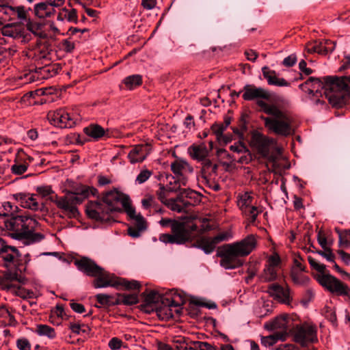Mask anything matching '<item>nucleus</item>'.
I'll list each match as a JSON object with an SVG mask.
<instances>
[{
	"label": "nucleus",
	"mask_w": 350,
	"mask_h": 350,
	"mask_svg": "<svg viewBox=\"0 0 350 350\" xmlns=\"http://www.w3.org/2000/svg\"><path fill=\"white\" fill-rule=\"evenodd\" d=\"M252 160V155L250 150L247 148L242 153H241L239 158L235 155L234 166L237 163L248 164Z\"/></svg>",
	"instance_id": "49"
},
{
	"label": "nucleus",
	"mask_w": 350,
	"mask_h": 350,
	"mask_svg": "<svg viewBox=\"0 0 350 350\" xmlns=\"http://www.w3.org/2000/svg\"><path fill=\"white\" fill-rule=\"evenodd\" d=\"M0 208H3L0 211L1 215L10 217L5 221V226L9 230L13 231L14 238L23 241L27 245L43 239L41 234L33 232V229L38 225L36 220L26 215H16L18 209L17 206L12 205L10 202H4Z\"/></svg>",
	"instance_id": "2"
},
{
	"label": "nucleus",
	"mask_w": 350,
	"mask_h": 350,
	"mask_svg": "<svg viewBox=\"0 0 350 350\" xmlns=\"http://www.w3.org/2000/svg\"><path fill=\"white\" fill-rule=\"evenodd\" d=\"M17 347L21 350H30L31 345L26 338H21L17 340Z\"/></svg>",
	"instance_id": "64"
},
{
	"label": "nucleus",
	"mask_w": 350,
	"mask_h": 350,
	"mask_svg": "<svg viewBox=\"0 0 350 350\" xmlns=\"http://www.w3.org/2000/svg\"><path fill=\"white\" fill-rule=\"evenodd\" d=\"M98 193L96 189L86 186H81L74 191H68L63 197L57 195L50 196L49 199L54 202L57 206L66 213L69 217H75L79 214L77 205L82 203L90 194L95 196Z\"/></svg>",
	"instance_id": "4"
},
{
	"label": "nucleus",
	"mask_w": 350,
	"mask_h": 350,
	"mask_svg": "<svg viewBox=\"0 0 350 350\" xmlns=\"http://www.w3.org/2000/svg\"><path fill=\"white\" fill-rule=\"evenodd\" d=\"M27 31L40 38H46L47 35L43 30L44 25L31 18L27 21L25 24Z\"/></svg>",
	"instance_id": "29"
},
{
	"label": "nucleus",
	"mask_w": 350,
	"mask_h": 350,
	"mask_svg": "<svg viewBox=\"0 0 350 350\" xmlns=\"http://www.w3.org/2000/svg\"><path fill=\"white\" fill-rule=\"evenodd\" d=\"M263 77L267 80L268 84L278 87L288 86L289 83L283 78H280L276 75L274 70H270L267 66L262 68Z\"/></svg>",
	"instance_id": "27"
},
{
	"label": "nucleus",
	"mask_w": 350,
	"mask_h": 350,
	"mask_svg": "<svg viewBox=\"0 0 350 350\" xmlns=\"http://www.w3.org/2000/svg\"><path fill=\"white\" fill-rule=\"evenodd\" d=\"M334 50V47H327L326 46H323V43L321 42L319 44H315L308 49V52L310 53H327L328 52H332Z\"/></svg>",
	"instance_id": "51"
},
{
	"label": "nucleus",
	"mask_w": 350,
	"mask_h": 350,
	"mask_svg": "<svg viewBox=\"0 0 350 350\" xmlns=\"http://www.w3.org/2000/svg\"><path fill=\"white\" fill-rule=\"evenodd\" d=\"M280 264V256L275 254L271 256L267 260L260 278L262 282H271L276 280L278 277V269Z\"/></svg>",
	"instance_id": "16"
},
{
	"label": "nucleus",
	"mask_w": 350,
	"mask_h": 350,
	"mask_svg": "<svg viewBox=\"0 0 350 350\" xmlns=\"http://www.w3.org/2000/svg\"><path fill=\"white\" fill-rule=\"evenodd\" d=\"M257 245L256 237L250 234L239 241L224 245L219 252L220 265L226 269L241 267L243 260L240 258L248 256Z\"/></svg>",
	"instance_id": "3"
},
{
	"label": "nucleus",
	"mask_w": 350,
	"mask_h": 350,
	"mask_svg": "<svg viewBox=\"0 0 350 350\" xmlns=\"http://www.w3.org/2000/svg\"><path fill=\"white\" fill-rule=\"evenodd\" d=\"M250 145L254 148L258 154L269 161L275 162L276 155L273 153L274 150L278 154H281V148L277 146L276 141L261 133L254 131L251 135Z\"/></svg>",
	"instance_id": "5"
},
{
	"label": "nucleus",
	"mask_w": 350,
	"mask_h": 350,
	"mask_svg": "<svg viewBox=\"0 0 350 350\" xmlns=\"http://www.w3.org/2000/svg\"><path fill=\"white\" fill-rule=\"evenodd\" d=\"M102 200L111 213L126 211L131 205L129 197L116 189L106 192Z\"/></svg>",
	"instance_id": "8"
},
{
	"label": "nucleus",
	"mask_w": 350,
	"mask_h": 350,
	"mask_svg": "<svg viewBox=\"0 0 350 350\" xmlns=\"http://www.w3.org/2000/svg\"><path fill=\"white\" fill-rule=\"evenodd\" d=\"M257 105L261 108V109L267 114L271 115L272 118H277L282 114L284 113L280 110L275 105H269L263 100H258Z\"/></svg>",
	"instance_id": "35"
},
{
	"label": "nucleus",
	"mask_w": 350,
	"mask_h": 350,
	"mask_svg": "<svg viewBox=\"0 0 350 350\" xmlns=\"http://www.w3.org/2000/svg\"><path fill=\"white\" fill-rule=\"evenodd\" d=\"M24 157H26L29 162L32 161L31 157H27L23 151H19L16 156L15 163L12 166V173L21 175L27 170L29 163Z\"/></svg>",
	"instance_id": "25"
},
{
	"label": "nucleus",
	"mask_w": 350,
	"mask_h": 350,
	"mask_svg": "<svg viewBox=\"0 0 350 350\" xmlns=\"http://www.w3.org/2000/svg\"><path fill=\"white\" fill-rule=\"evenodd\" d=\"M261 212L262 210L255 206H251L242 211V213L247 217L250 223H254L258 214Z\"/></svg>",
	"instance_id": "45"
},
{
	"label": "nucleus",
	"mask_w": 350,
	"mask_h": 350,
	"mask_svg": "<svg viewBox=\"0 0 350 350\" xmlns=\"http://www.w3.org/2000/svg\"><path fill=\"white\" fill-rule=\"evenodd\" d=\"M167 205L172 211L181 213L184 211V206L176 202L174 198L169 199L166 203Z\"/></svg>",
	"instance_id": "54"
},
{
	"label": "nucleus",
	"mask_w": 350,
	"mask_h": 350,
	"mask_svg": "<svg viewBox=\"0 0 350 350\" xmlns=\"http://www.w3.org/2000/svg\"><path fill=\"white\" fill-rule=\"evenodd\" d=\"M3 260V266L10 271L13 278L22 282L23 278L18 274V271L22 272V259L18 250L14 247L6 245L0 256Z\"/></svg>",
	"instance_id": "7"
},
{
	"label": "nucleus",
	"mask_w": 350,
	"mask_h": 350,
	"mask_svg": "<svg viewBox=\"0 0 350 350\" xmlns=\"http://www.w3.org/2000/svg\"><path fill=\"white\" fill-rule=\"evenodd\" d=\"M47 118L51 124L60 128H72L78 120L77 117L73 116L64 109L50 111Z\"/></svg>",
	"instance_id": "11"
},
{
	"label": "nucleus",
	"mask_w": 350,
	"mask_h": 350,
	"mask_svg": "<svg viewBox=\"0 0 350 350\" xmlns=\"http://www.w3.org/2000/svg\"><path fill=\"white\" fill-rule=\"evenodd\" d=\"M172 172L177 178L178 185L186 186L188 182V176L193 172V167L185 159H176L170 165Z\"/></svg>",
	"instance_id": "13"
},
{
	"label": "nucleus",
	"mask_w": 350,
	"mask_h": 350,
	"mask_svg": "<svg viewBox=\"0 0 350 350\" xmlns=\"http://www.w3.org/2000/svg\"><path fill=\"white\" fill-rule=\"evenodd\" d=\"M291 277L293 282L299 285H306L310 281V278L308 276L304 275L302 273L297 272L296 271H292Z\"/></svg>",
	"instance_id": "50"
},
{
	"label": "nucleus",
	"mask_w": 350,
	"mask_h": 350,
	"mask_svg": "<svg viewBox=\"0 0 350 350\" xmlns=\"http://www.w3.org/2000/svg\"><path fill=\"white\" fill-rule=\"evenodd\" d=\"M339 236L338 244L340 247H348L350 246V230L340 232L336 229Z\"/></svg>",
	"instance_id": "48"
},
{
	"label": "nucleus",
	"mask_w": 350,
	"mask_h": 350,
	"mask_svg": "<svg viewBox=\"0 0 350 350\" xmlns=\"http://www.w3.org/2000/svg\"><path fill=\"white\" fill-rule=\"evenodd\" d=\"M232 238V234L230 231H224L219 233L217 235L213 237L215 243L219 244V243L225 241H228Z\"/></svg>",
	"instance_id": "55"
},
{
	"label": "nucleus",
	"mask_w": 350,
	"mask_h": 350,
	"mask_svg": "<svg viewBox=\"0 0 350 350\" xmlns=\"http://www.w3.org/2000/svg\"><path fill=\"white\" fill-rule=\"evenodd\" d=\"M295 342L302 346H306L310 342L317 340L316 327L308 323L297 327L294 334Z\"/></svg>",
	"instance_id": "15"
},
{
	"label": "nucleus",
	"mask_w": 350,
	"mask_h": 350,
	"mask_svg": "<svg viewBox=\"0 0 350 350\" xmlns=\"http://www.w3.org/2000/svg\"><path fill=\"white\" fill-rule=\"evenodd\" d=\"M133 220V224L128 228V234L133 238L139 237L142 232L146 229V222L141 214H137L135 208L131 205L125 211Z\"/></svg>",
	"instance_id": "14"
},
{
	"label": "nucleus",
	"mask_w": 350,
	"mask_h": 350,
	"mask_svg": "<svg viewBox=\"0 0 350 350\" xmlns=\"http://www.w3.org/2000/svg\"><path fill=\"white\" fill-rule=\"evenodd\" d=\"M144 299L149 304L156 303L159 300L158 293L155 291H150L146 295L144 294Z\"/></svg>",
	"instance_id": "60"
},
{
	"label": "nucleus",
	"mask_w": 350,
	"mask_h": 350,
	"mask_svg": "<svg viewBox=\"0 0 350 350\" xmlns=\"http://www.w3.org/2000/svg\"><path fill=\"white\" fill-rule=\"evenodd\" d=\"M262 120L265 126L277 135L286 137L293 132L291 119L285 113L277 118H262Z\"/></svg>",
	"instance_id": "9"
},
{
	"label": "nucleus",
	"mask_w": 350,
	"mask_h": 350,
	"mask_svg": "<svg viewBox=\"0 0 350 350\" xmlns=\"http://www.w3.org/2000/svg\"><path fill=\"white\" fill-rule=\"evenodd\" d=\"M230 150L232 152V154H241L243 151L247 149L246 146L241 142H238L234 143V144L230 146Z\"/></svg>",
	"instance_id": "56"
},
{
	"label": "nucleus",
	"mask_w": 350,
	"mask_h": 350,
	"mask_svg": "<svg viewBox=\"0 0 350 350\" xmlns=\"http://www.w3.org/2000/svg\"><path fill=\"white\" fill-rule=\"evenodd\" d=\"M317 280L329 291L338 295H347L350 291L347 284L329 274H319Z\"/></svg>",
	"instance_id": "10"
},
{
	"label": "nucleus",
	"mask_w": 350,
	"mask_h": 350,
	"mask_svg": "<svg viewBox=\"0 0 350 350\" xmlns=\"http://www.w3.org/2000/svg\"><path fill=\"white\" fill-rule=\"evenodd\" d=\"M310 77L299 88L309 94H323L334 106H340L348 101L350 96V75L342 77H326L323 79Z\"/></svg>",
	"instance_id": "1"
},
{
	"label": "nucleus",
	"mask_w": 350,
	"mask_h": 350,
	"mask_svg": "<svg viewBox=\"0 0 350 350\" xmlns=\"http://www.w3.org/2000/svg\"><path fill=\"white\" fill-rule=\"evenodd\" d=\"M178 189H180V185H178L176 181H174V185H172V183H170V184L166 186L160 184L159 189L157 191V194L161 202L165 204L169 200L167 197L170 193L172 192H177Z\"/></svg>",
	"instance_id": "30"
},
{
	"label": "nucleus",
	"mask_w": 350,
	"mask_h": 350,
	"mask_svg": "<svg viewBox=\"0 0 350 350\" xmlns=\"http://www.w3.org/2000/svg\"><path fill=\"white\" fill-rule=\"evenodd\" d=\"M308 260L310 266L319 271L320 274H324L325 270V265L319 263L314 258L311 256L308 257Z\"/></svg>",
	"instance_id": "57"
},
{
	"label": "nucleus",
	"mask_w": 350,
	"mask_h": 350,
	"mask_svg": "<svg viewBox=\"0 0 350 350\" xmlns=\"http://www.w3.org/2000/svg\"><path fill=\"white\" fill-rule=\"evenodd\" d=\"M292 319L288 314H283L276 317L270 323L269 327L271 329H279L281 332L280 334H286L290 329Z\"/></svg>",
	"instance_id": "24"
},
{
	"label": "nucleus",
	"mask_w": 350,
	"mask_h": 350,
	"mask_svg": "<svg viewBox=\"0 0 350 350\" xmlns=\"http://www.w3.org/2000/svg\"><path fill=\"white\" fill-rule=\"evenodd\" d=\"M119 301L125 305H133L138 303V296L135 293H123L119 295Z\"/></svg>",
	"instance_id": "47"
},
{
	"label": "nucleus",
	"mask_w": 350,
	"mask_h": 350,
	"mask_svg": "<svg viewBox=\"0 0 350 350\" xmlns=\"http://www.w3.org/2000/svg\"><path fill=\"white\" fill-rule=\"evenodd\" d=\"M217 155L221 159H226V161L224 162V165L234 166L235 154H229L226 150L220 148L217 150Z\"/></svg>",
	"instance_id": "38"
},
{
	"label": "nucleus",
	"mask_w": 350,
	"mask_h": 350,
	"mask_svg": "<svg viewBox=\"0 0 350 350\" xmlns=\"http://www.w3.org/2000/svg\"><path fill=\"white\" fill-rule=\"evenodd\" d=\"M119 286H124L126 289H138L140 287V284L137 281H127L126 280L119 279Z\"/></svg>",
	"instance_id": "58"
},
{
	"label": "nucleus",
	"mask_w": 350,
	"mask_h": 350,
	"mask_svg": "<svg viewBox=\"0 0 350 350\" xmlns=\"http://www.w3.org/2000/svg\"><path fill=\"white\" fill-rule=\"evenodd\" d=\"M196 224H185L183 222L174 221L172 225V234H162L159 240L165 243L184 244L191 240L192 232L196 231Z\"/></svg>",
	"instance_id": "6"
},
{
	"label": "nucleus",
	"mask_w": 350,
	"mask_h": 350,
	"mask_svg": "<svg viewBox=\"0 0 350 350\" xmlns=\"http://www.w3.org/2000/svg\"><path fill=\"white\" fill-rule=\"evenodd\" d=\"M187 153L194 160L201 161L208 154V150L204 144H193L187 148Z\"/></svg>",
	"instance_id": "26"
},
{
	"label": "nucleus",
	"mask_w": 350,
	"mask_h": 350,
	"mask_svg": "<svg viewBox=\"0 0 350 350\" xmlns=\"http://www.w3.org/2000/svg\"><path fill=\"white\" fill-rule=\"evenodd\" d=\"M151 151V148L148 144L134 146L128 154V159L131 163H141L144 161Z\"/></svg>",
	"instance_id": "18"
},
{
	"label": "nucleus",
	"mask_w": 350,
	"mask_h": 350,
	"mask_svg": "<svg viewBox=\"0 0 350 350\" xmlns=\"http://www.w3.org/2000/svg\"><path fill=\"white\" fill-rule=\"evenodd\" d=\"M29 8L24 5H16L14 8L12 21H16L19 24L24 25L27 21H29L30 16Z\"/></svg>",
	"instance_id": "31"
},
{
	"label": "nucleus",
	"mask_w": 350,
	"mask_h": 350,
	"mask_svg": "<svg viewBox=\"0 0 350 350\" xmlns=\"http://www.w3.org/2000/svg\"><path fill=\"white\" fill-rule=\"evenodd\" d=\"M211 176H212L208 174L202 175V182L206 184V186H208L209 188L212 189L214 191L219 190V185L213 180H212Z\"/></svg>",
	"instance_id": "52"
},
{
	"label": "nucleus",
	"mask_w": 350,
	"mask_h": 350,
	"mask_svg": "<svg viewBox=\"0 0 350 350\" xmlns=\"http://www.w3.org/2000/svg\"><path fill=\"white\" fill-rule=\"evenodd\" d=\"M94 278L96 279L93 282V286L96 288L108 286L118 287L120 284L119 278L105 271L102 267H100V271H98V275Z\"/></svg>",
	"instance_id": "17"
},
{
	"label": "nucleus",
	"mask_w": 350,
	"mask_h": 350,
	"mask_svg": "<svg viewBox=\"0 0 350 350\" xmlns=\"http://www.w3.org/2000/svg\"><path fill=\"white\" fill-rule=\"evenodd\" d=\"M252 196L251 193L245 192L238 196L237 205L241 211L252 206Z\"/></svg>",
	"instance_id": "37"
},
{
	"label": "nucleus",
	"mask_w": 350,
	"mask_h": 350,
	"mask_svg": "<svg viewBox=\"0 0 350 350\" xmlns=\"http://www.w3.org/2000/svg\"><path fill=\"white\" fill-rule=\"evenodd\" d=\"M202 175H215L217 170V165L213 163L209 159L202 160Z\"/></svg>",
	"instance_id": "41"
},
{
	"label": "nucleus",
	"mask_w": 350,
	"mask_h": 350,
	"mask_svg": "<svg viewBox=\"0 0 350 350\" xmlns=\"http://www.w3.org/2000/svg\"><path fill=\"white\" fill-rule=\"evenodd\" d=\"M33 13L39 19H46L53 17L56 10L46 1H41L33 5Z\"/></svg>",
	"instance_id": "21"
},
{
	"label": "nucleus",
	"mask_w": 350,
	"mask_h": 350,
	"mask_svg": "<svg viewBox=\"0 0 350 350\" xmlns=\"http://www.w3.org/2000/svg\"><path fill=\"white\" fill-rule=\"evenodd\" d=\"M142 204L145 209L154 207L155 205V200L152 196H147L142 200Z\"/></svg>",
	"instance_id": "61"
},
{
	"label": "nucleus",
	"mask_w": 350,
	"mask_h": 350,
	"mask_svg": "<svg viewBox=\"0 0 350 350\" xmlns=\"http://www.w3.org/2000/svg\"><path fill=\"white\" fill-rule=\"evenodd\" d=\"M83 132L94 139H98L105 135V130L98 124H90L83 129Z\"/></svg>",
	"instance_id": "33"
},
{
	"label": "nucleus",
	"mask_w": 350,
	"mask_h": 350,
	"mask_svg": "<svg viewBox=\"0 0 350 350\" xmlns=\"http://www.w3.org/2000/svg\"><path fill=\"white\" fill-rule=\"evenodd\" d=\"M108 345L111 350H118L122 346V341L120 339L114 337L109 340Z\"/></svg>",
	"instance_id": "63"
},
{
	"label": "nucleus",
	"mask_w": 350,
	"mask_h": 350,
	"mask_svg": "<svg viewBox=\"0 0 350 350\" xmlns=\"http://www.w3.org/2000/svg\"><path fill=\"white\" fill-rule=\"evenodd\" d=\"M14 5H10L8 1L0 6V18L7 21H12Z\"/></svg>",
	"instance_id": "39"
},
{
	"label": "nucleus",
	"mask_w": 350,
	"mask_h": 350,
	"mask_svg": "<svg viewBox=\"0 0 350 350\" xmlns=\"http://www.w3.org/2000/svg\"><path fill=\"white\" fill-rule=\"evenodd\" d=\"M22 278H23V280L21 283H23L25 278L23 277ZM14 281H17L21 283L18 280L13 278V275H12V280L10 281L5 282L2 284L3 288L12 294L19 296L23 299L31 297V295L33 294L31 291H27L21 285L15 284Z\"/></svg>",
	"instance_id": "20"
},
{
	"label": "nucleus",
	"mask_w": 350,
	"mask_h": 350,
	"mask_svg": "<svg viewBox=\"0 0 350 350\" xmlns=\"http://www.w3.org/2000/svg\"><path fill=\"white\" fill-rule=\"evenodd\" d=\"M226 126L227 125L224 126L222 124H215L211 126V131L215 135L216 138L219 142L221 141V138L223 137V133L226 129Z\"/></svg>",
	"instance_id": "53"
},
{
	"label": "nucleus",
	"mask_w": 350,
	"mask_h": 350,
	"mask_svg": "<svg viewBox=\"0 0 350 350\" xmlns=\"http://www.w3.org/2000/svg\"><path fill=\"white\" fill-rule=\"evenodd\" d=\"M283 334H274L261 338V343L265 347H271L275 345L278 340H284Z\"/></svg>",
	"instance_id": "46"
},
{
	"label": "nucleus",
	"mask_w": 350,
	"mask_h": 350,
	"mask_svg": "<svg viewBox=\"0 0 350 350\" xmlns=\"http://www.w3.org/2000/svg\"><path fill=\"white\" fill-rule=\"evenodd\" d=\"M268 292L271 297L280 302H289L290 293L289 289L287 288H283L278 284H273L269 287Z\"/></svg>",
	"instance_id": "23"
},
{
	"label": "nucleus",
	"mask_w": 350,
	"mask_h": 350,
	"mask_svg": "<svg viewBox=\"0 0 350 350\" xmlns=\"http://www.w3.org/2000/svg\"><path fill=\"white\" fill-rule=\"evenodd\" d=\"M181 186L183 185H180V189H178V191L180 192L185 198L193 200L194 202H199L200 201V195L198 192L189 188L181 189Z\"/></svg>",
	"instance_id": "42"
},
{
	"label": "nucleus",
	"mask_w": 350,
	"mask_h": 350,
	"mask_svg": "<svg viewBox=\"0 0 350 350\" xmlns=\"http://www.w3.org/2000/svg\"><path fill=\"white\" fill-rule=\"evenodd\" d=\"M86 213L89 217L101 222H109L111 220V213L103 200L88 202L86 205Z\"/></svg>",
	"instance_id": "12"
},
{
	"label": "nucleus",
	"mask_w": 350,
	"mask_h": 350,
	"mask_svg": "<svg viewBox=\"0 0 350 350\" xmlns=\"http://www.w3.org/2000/svg\"><path fill=\"white\" fill-rule=\"evenodd\" d=\"M152 175V172L148 170H143L137 175L136 182L139 184L145 183Z\"/></svg>",
	"instance_id": "59"
},
{
	"label": "nucleus",
	"mask_w": 350,
	"mask_h": 350,
	"mask_svg": "<svg viewBox=\"0 0 350 350\" xmlns=\"http://www.w3.org/2000/svg\"><path fill=\"white\" fill-rule=\"evenodd\" d=\"M57 20L61 22L66 20L68 22L74 23L76 24L78 22L77 11L75 9L68 10L66 8H64L59 12L57 16Z\"/></svg>",
	"instance_id": "32"
},
{
	"label": "nucleus",
	"mask_w": 350,
	"mask_h": 350,
	"mask_svg": "<svg viewBox=\"0 0 350 350\" xmlns=\"http://www.w3.org/2000/svg\"><path fill=\"white\" fill-rule=\"evenodd\" d=\"M242 97L245 100H252L256 98L268 99L269 93L262 88H256L254 85L247 84L243 87Z\"/></svg>",
	"instance_id": "19"
},
{
	"label": "nucleus",
	"mask_w": 350,
	"mask_h": 350,
	"mask_svg": "<svg viewBox=\"0 0 350 350\" xmlns=\"http://www.w3.org/2000/svg\"><path fill=\"white\" fill-rule=\"evenodd\" d=\"M217 244L213 237H203L198 241L197 247L202 249L206 254L213 252Z\"/></svg>",
	"instance_id": "34"
},
{
	"label": "nucleus",
	"mask_w": 350,
	"mask_h": 350,
	"mask_svg": "<svg viewBox=\"0 0 350 350\" xmlns=\"http://www.w3.org/2000/svg\"><path fill=\"white\" fill-rule=\"evenodd\" d=\"M184 301H181V302H178L175 299H172L170 301L167 299L168 306L163 307L162 309L159 310V312L163 313L165 315L166 319L172 318L174 317V314L172 310L171 309V307H177L184 304Z\"/></svg>",
	"instance_id": "43"
},
{
	"label": "nucleus",
	"mask_w": 350,
	"mask_h": 350,
	"mask_svg": "<svg viewBox=\"0 0 350 350\" xmlns=\"http://www.w3.org/2000/svg\"><path fill=\"white\" fill-rule=\"evenodd\" d=\"M75 263L80 271L89 276L94 277L98 275V271H100V267L88 258H82Z\"/></svg>",
	"instance_id": "22"
},
{
	"label": "nucleus",
	"mask_w": 350,
	"mask_h": 350,
	"mask_svg": "<svg viewBox=\"0 0 350 350\" xmlns=\"http://www.w3.org/2000/svg\"><path fill=\"white\" fill-rule=\"evenodd\" d=\"M1 33L3 36L17 38L20 36L21 31L15 23H9L2 27Z\"/></svg>",
	"instance_id": "36"
},
{
	"label": "nucleus",
	"mask_w": 350,
	"mask_h": 350,
	"mask_svg": "<svg viewBox=\"0 0 350 350\" xmlns=\"http://www.w3.org/2000/svg\"><path fill=\"white\" fill-rule=\"evenodd\" d=\"M37 192L43 198H46L51 195L53 191L50 186H41L36 189Z\"/></svg>",
	"instance_id": "62"
},
{
	"label": "nucleus",
	"mask_w": 350,
	"mask_h": 350,
	"mask_svg": "<svg viewBox=\"0 0 350 350\" xmlns=\"http://www.w3.org/2000/svg\"><path fill=\"white\" fill-rule=\"evenodd\" d=\"M18 200L21 205L26 208L33 211L41 209L42 204H39L35 196L31 194H20Z\"/></svg>",
	"instance_id": "28"
},
{
	"label": "nucleus",
	"mask_w": 350,
	"mask_h": 350,
	"mask_svg": "<svg viewBox=\"0 0 350 350\" xmlns=\"http://www.w3.org/2000/svg\"><path fill=\"white\" fill-rule=\"evenodd\" d=\"M36 333L40 336H45L53 339L56 336L55 329L47 325H38L36 329Z\"/></svg>",
	"instance_id": "40"
},
{
	"label": "nucleus",
	"mask_w": 350,
	"mask_h": 350,
	"mask_svg": "<svg viewBox=\"0 0 350 350\" xmlns=\"http://www.w3.org/2000/svg\"><path fill=\"white\" fill-rule=\"evenodd\" d=\"M124 83L127 88L132 90L142 83V77L139 75H133L126 77L124 79Z\"/></svg>",
	"instance_id": "44"
}]
</instances>
